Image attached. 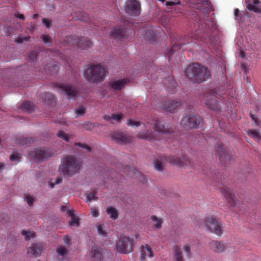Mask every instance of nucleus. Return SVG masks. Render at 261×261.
<instances>
[{"mask_svg":"<svg viewBox=\"0 0 261 261\" xmlns=\"http://www.w3.org/2000/svg\"><path fill=\"white\" fill-rule=\"evenodd\" d=\"M42 39L45 44L49 46L51 45V37L49 35H43L42 36Z\"/></svg>","mask_w":261,"mask_h":261,"instance_id":"obj_45","label":"nucleus"},{"mask_svg":"<svg viewBox=\"0 0 261 261\" xmlns=\"http://www.w3.org/2000/svg\"><path fill=\"white\" fill-rule=\"evenodd\" d=\"M28 154L37 162H43L51 156V153L48 150L39 148L28 151Z\"/></svg>","mask_w":261,"mask_h":261,"instance_id":"obj_8","label":"nucleus"},{"mask_svg":"<svg viewBox=\"0 0 261 261\" xmlns=\"http://www.w3.org/2000/svg\"><path fill=\"white\" fill-rule=\"evenodd\" d=\"M180 102L174 100L165 101L163 106L162 109L167 112L172 113L180 105Z\"/></svg>","mask_w":261,"mask_h":261,"instance_id":"obj_21","label":"nucleus"},{"mask_svg":"<svg viewBox=\"0 0 261 261\" xmlns=\"http://www.w3.org/2000/svg\"><path fill=\"white\" fill-rule=\"evenodd\" d=\"M151 219L152 220V221H154V222H155V223L154 224V225L156 228H158V229L161 228L162 224L163 223L162 219L158 218L155 216H152L151 217Z\"/></svg>","mask_w":261,"mask_h":261,"instance_id":"obj_35","label":"nucleus"},{"mask_svg":"<svg viewBox=\"0 0 261 261\" xmlns=\"http://www.w3.org/2000/svg\"><path fill=\"white\" fill-rule=\"evenodd\" d=\"M133 241L126 237H121L117 242L116 251L119 253L128 254L133 251Z\"/></svg>","mask_w":261,"mask_h":261,"instance_id":"obj_7","label":"nucleus"},{"mask_svg":"<svg viewBox=\"0 0 261 261\" xmlns=\"http://www.w3.org/2000/svg\"><path fill=\"white\" fill-rule=\"evenodd\" d=\"M112 138L118 143L125 144L130 141V139L126 135L118 132L114 133L112 136Z\"/></svg>","mask_w":261,"mask_h":261,"instance_id":"obj_25","label":"nucleus"},{"mask_svg":"<svg viewBox=\"0 0 261 261\" xmlns=\"http://www.w3.org/2000/svg\"><path fill=\"white\" fill-rule=\"evenodd\" d=\"M58 88L63 90L69 99L74 98L79 91L77 87L72 84H60Z\"/></svg>","mask_w":261,"mask_h":261,"instance_id":"obj_15","label":"nucleus"},{"mask_svg":"<svg viewBox=\"0 0 261 261\" xmlns=\"http://www.w3.org/2000/svg\"><path fill=\"white\" fill-rule=\"evenodd\" d=\"M219 172L215 173V175H212V178L214 180L218 182H219Z\"/></svg>","mask_w":261,"mask_h":261,"instance_id":"obj_58","label":"nucleus"},{"mask_svg":"<svg viewBox=\"0 0 261 261\" xmlns=\"http://www.w3.org/2000/svg\"><path fill=\"white\" fill-rule=\"evenodd\" d=\"M154 167L159 171H162L163 170L162 163L159 160L154 161Z\"/></svg>","mask_w":261,"mask_h":261,"instance_id":"obj_42","label":"nucleus"},{"mask_svg":"<svg viewBox=\"0 0 261 261\" xmlns=\"http://www.w3.org/2000/svg\"><path fill=\"white\" fill-rule=\"evenodd\" d=\"M42 20L46 28H50L52 26V22L50 20L47 18H42Z\"/></svg>","mask_w":261,"mask_h":261,"instance_id":"obj_50","label":"nucleus"},{"mask_svg":"<svg viewBox=\"0 0 261 261\" xmlns=\"http://www.w3.org/2000/svg\"><path fill=\"white\" fill-rule=\"evenodd\" d=\"M15 142L19 145L24 146L28 144L33 143L34 139L32 137L27 138L21 136L16 139Z\"/></svg>","mask_w":261,"mask_h":261,"instance_id":"obj_29","label":"nucleus"},{"mask_svg":"<svg viewBox=\"0 0 261 261\" xmlns=\"http://www.w3.org/2000/svg\"><path fill=\"white\" fill-rule=\"evenodd\" d=\"M21 109L24 112L31 113L35 111L33 103L30 101H23L21 105Z\"/></svg>","mask_w":261,"mask_h":261,"instance_id":"obj_30","label":"nucleus"},{"mask_svg":"<svg viewBox=\"0 0 261 261\" xmlns=\"http://www.w3.org/2000/svg\"><path fill=\"white\" fill-rule=\"evenodd\" d=\"M111 118L112 120L118 122L123 119V115L122 114H112V117Z\"/></svg>","mask_w":261,"mask_h":261,"instance_id":"obj_44","label":"nucleus"},{"mask_svg":"<svg viewBox=\"0 0 261 261\" xmlns=\"http://www.w3.org/2000/svg\"><path fill=\"white\" fill-rule=\"evenodd\" d=\"M210 248L215 252H224L226 250L225 244L221 242L212 240L209 243Z\"/></svg>","mask_w":261,"mask_h":261,"instance_id":"obj_19","label":"nucleus"},{"mask_svg":"<svg viewBox=\"0 0 261 261\" xmlns=\"http://www.w3.org/2000/svg\"><path fill=\"white\" fill-rule=\"evenodd\" d=\"M68 214L72 217L74 216V212L73 210H68L67 211Z\"/></svg>","mask_w":261,"mask_h":261,"instance_id":"obj_64","label":"nucleus"},{"mask_svg":"<svg viewBox=\"0 0 261 261\" xmlns=\"http://www.w3.org/2000/svg\"><path fill=\"white\" fill-rule=\"evenodd\" d=\"M177 4H180L179 1L177 2L166 1L165 3V5L167 7L174 6Z\"/></svg>","mask_w":261,"mask_h":261,"instance_id":"obj_53","label":"nucleus"},{"mask_svg":"<svg viewBox=\"0 0 261 261\" xmlns=\"http://www.w3.org/2000/svg\"><path fill=\"white\" fill-rule=\"evenodd\" d=\"M217 95H218V93L216 89H215L211 92L205 100L206 106L211 110L216 112L220 110V105L217 99Z\"/></svg>","mask_w":261,"mask_h":261,"instance_id":"obj_10","label":"nucleus"},{"mask_svg":"<svg viewBox=\"0 0 261 261\" xmlns=\"http://www.w3.org/2000/svg\"><path fill=\"white\" fill-rule=\"evenodd\" d=\"M216 151L219 155V160L222 163L226 164L227 162H230L231 160L232 159L231 155L226 150L223 145L219 142H218L216 145Z\"/></svg>","mask_w":261,"mask_h":261,"instance_id":"obj_12","label":"nucleus"},{"mask_svg":"<svg viewBox=\"0 0 261 261\" xmlns=\"http://www.w3.org/2000/svg\"><path fill=\"white\" fill-rule=\"evenodd\" d=\"M250 116L251 119L254 121L255 126H259L260 124L261 121L257 117L256 115L252 114H250Z\"/></svg>","mask_w":261,"mask_h":261,"instance_id":"obj_43","label":"nucleus"},{"mask_svg":"<svg viewBox=\"0 0 261 261\" xmlns=\"http://www.w3.org/2000/svg\"><path fill=\"white\" fill-rule=\"evenodd\" d=\"M86 108L84 107H81L78 108L76 111L78 115H84L85 113Z\"/></svg>","mask_w":261,"mask_h":261,"instance_id":"obj_51","label":"nucleus"},{"mask_svg":"<svg viewBox=\"0 0 261 261\" xmlns=\"http://www.w3.org/2000/svg\"><path fill=\"white\" fill-rule=\"evenodd\" d=\"M97 231L100 235L106 236L107 232L105 230V226L103 224H99L97 227Z\"/></svg>","mask_w":261,"mask_h":261,"instance_id":"obj_38","label":"nucleus"},{"mask_svg":"<svg viewBox=\"0 0 261 261\" xmlns=\"http://www.w3.org/2000/svg\"><path fill=\"white\" fill-rule=\"evenodd\" d=\"M146 32L143 34L144 38L146 40L152 41L155 40V34L152 28L145 30Z\"/></svg>","mask_w":261,"mask_h":261,"instance_id":"obj_33","label":"nucleus"},{"mask_svg":"<svg viewBox=\"0 0 261 261\" xmlns=\"http://www.w3.org/2000/svg\"><path fill=\"white\" fill-rule=\"evenodd\" d=\"M71 225H76L77 226L79 224V220L78 219H73L71 222L70 223Z\"/></svg>","mask_w":261,"mask_h":261,"instance_id":"obj_59","label":"nucleus"},{"mask_svg":"<svg viewBox=\"0 0 261 261\" xmlns=\"http://www.w3.org/2000/svg\"><path fill=\"white\" fill-rule=\"evenodd\" d=\"M30 37H18L16 40V42L18 43H22L24 40L25 41H29Z\"/></svg>","mask_w":261,"mask_h":261,"instance_id":"obj_55","label":"nucleus"},{"mask_svg":"<svg viewBox=\"0 0 261 261\" xmlns=\"http://www.w3.org/2000/svg\"><path fill=\"white\" fill-rule=\"evenodd\" d=\"M21 234L25 237V239L29 240L31 238L35 236V233L27 230H22L21 232Z\"/></svg>","mask_w":261,"mask_h":261,"instance_id":"obj_39","label":"nucleus"},{"mask_svg":"<svg viewBox=\"0 0 261 261\" xmlns=\"http://www.w3.org/2000/svg\"><path fill=\"white\" fill-rule=\"evenodd\" d=\"M25 198L27 199V203L29 206L33 205L34 200L32 196L27 195L26 196Z\"/></svg>","mask_w":261,"mask_h":261,"instance_id":"obj_52","label":"nucleus"},{"mask_svg":"<svg viewBox=\"0 0 261 261\" xmlns=\"http://www.w3.org/2000/svg\"><path fill=\"white\" fill-rule=\"evenodd\" d=\"M57 136L66 142H69L70 139V136L63 130H59L57 133Z\"/></svg>","mask_w":261,"mask_h":261,"instance_id":"obj_36","label":"nucleus"},{"mask_svg":"<svg viewBox=\"0 0 261 261\" xmlns=\"http://www.w3.org/2000/svg\"><path fill=\"white\" fill-rule=\"evenodd\" d=\"M64 242L65 244H66L68 246H69L71 245V239L68 236H65L63 239Z\"/></svg>","mask_w":261,"mask_h":261,"instance_id":"obj_56","label":"nucleus"},{"mask_svg":"<svg viewBox=\"0 0 261 261\" xmlns=\"http://www.w3.org/2000/svg\"><path fill=\"white\" fill-rule=\"evenodd\" d=\"M15 17L18 18L20 19L24 20V16L22 14H19L18 12H17L14 14Z\"/></svg>","mask_w":261,"mask_h":261,"instance_id":"obj_60","label":"nucleus"},{"mask_svg":"<svg viewBox=\"0 0 261 261\" xmlns=\"http://www.w3.org/2000/svg\"><path fill=\"white\" fill-rule=\"evenodd\" d=\"M204 222L206 227L210 231L219 236L222 235L223 230L222 229L221 226L215 218L207 217L204 219Z\"/></svg>","mask_w":261,"mask_h":261,"instance_id":"obj_11","label":"nucleus"},{"mask_svg":"<svg viewBox=\"0 0 261 261\" xmlns=\"http://www.w3.org/2000/svg\"><path fill=\"white\" fill-rule=\"evenodd\" d=\"M57 252L59 257L60 255H61L62 256V257H63L67 254L68 251L65 247L63 246H60L57 248Z\"/></svg>","mask_w":261,"mask_h":261,"instance_id":"obj_37","label":"nucleus"},{"mask_svg":"<svg viewBox=\"0 0 261 261\" xmlns=\"http://www.w3.org/2000/svg\"><path fill=\"white\" fill-rule=\"evenodd\" d=\"M140 4L136 0H126L124 4L125 12L130 16H138L140 13Z\"/></svg>","mask_w":261,"mask_h":261,"instance_id":"obj_9","label":"nucleus"},{"mask_svg":"<svg viewBox=\"0 0 261 261\" xmlns=\"http://www.w3.org/2000/svg\"><path fill=\"white\" fill-rule=\"evenodd\" d=\"M106 212L110 217L113 220H116L118 217V213L116 208L113 206H108L106 208Z\"/></svg>","mask_w":261,"mask_h":261,"instance_id":"obj_32","label":"nucleus"},{"mask_svg":"<svg viewBox=\"0 0 261 261\" xmlns=\"http://www.w3.org/2000/svg\"><path fill=\"white\" fill-rule=\"evenodd\" d=\"M128 81L129 80L127 79H123L117 81H111L109 83L108 88L111 91L121 90Z\"/></svg>","mask_w":261,"mask_h":261,"instance_id":"obj_18","label":"nucleus"},{"mask_svg":"<svg viewBox=\"0 0 261 261\" xmlns=\"http://www.w3.org/2000/svg\"><path fill=\"white\" fill-rule=\"evenodd\" d=\"M77 146L80 147L85 148L89 152L91 151L90 147L88 145H87L86 144H81V143H79L77 144Z\"/></svg>","mask_w":261,"mask_h":261,"instance_id":"obj_57","label":"nucleus"},{"mask_svg":"<svg viewBox=\"0 0 261 261\" xmlns=\"http://www.w3.org/2000/svg\"><path fill=\"white\" fill-rule=\"evenodd\" d=\"M37 57V53L36 51L33 50L31 51L28 57L29 58V61L31 62H34L36 59Z\"/></svg>","mask_w":261,"mask_h":261,"instance_id":"obj_40","label":"nucleus"},{"mask_svg":"<svg viewBox=\"0 0 261 261\" xmlns=\"http://www.w3.org/2000/svg\"><path fill=\"white\" fill-rule=\"evenodd\" d=\"M185 74L191 82L196 83H202L211 77L207 68L197 63L190 64L185 70Z\"/></svg>","mask_w":261,"mask_h":261,"instance_id":"obj_2","label":"nucleus"},{"mask_svg":"<svg viewBox=\"0 0 261 261\" xmlns=\"http://www.w3.org/2000/svg\"><path fill=\"white\" fill-rule=\"evenodd\" d=\"M248 10L256 13H261V0H245Z\"/></svg>","mask_w":261,"mask_h":261,"instance_id":"obj_17","label":"nucleus"},{"mask_svg":"<svg viewBox=\"0 0 261 261\" xmlns=\"http://www.w3.org/2000/svg\"><path fill=\"white\" fill-rule=\"evenodd\" d=\"M227 180L223 177V179L220 178V185L221 187H220V191L225 198L229 202L234 201V195L231 192L230 188L228 187V183Z\"/></svg>","mask_w":261,"mask_h":261,"instance_id":"obj_14","label":"nucleus"},{"mask_svg":"<svg viewBox=\"0 0 261 261\" xmlns=\"http://www.w3.org/2000/svg\"><path fill=\"white\" fill-rule=\"evenodd\" d=\"M20 158V154L13 153L10 155V159L11 161L19 162Z\"/></svg>","mask_w":261,"mask_h":261,"instance_id":"obj_46","label":"nucleus"},{"mask_svg":"<svg viewBox=\"0 0 261 261\" xmlns=\"http://www.w3.org/2000/svg\"><path fill=\"white\" fill-rule=\"evenodd\" d=\"M84 76L88 81L94 83H100L106 75V69L99 64H91L84 72Z\"/></svg>","mask_w":261,"mask_h":261,"instance_id":"obj_3","label":"nucleus"},{"mask_svg":"<svg viewBox=\"0 0 261 261\" xmlns=\"http://www.w3.org/2000/svg\"><path fill=\"white\" fill-rule=\"evenodd\" d=\"M153 129L156 132L161 134H170L171 130L168 128H166L161 121H157L155 122L153 125Z\"/></svg>","mask_w":261,"mask_h":261,"instance_id":"obj_26","label":"nucleus"},{"mask_svg":"<svg viewBox=\"0 0 261 261\" xmlns=\"http://www.w3.org/2000/svg\"><path fill=\"white\" fill-rule=\"evenodd\" d=\"M127 125L128 126H136V127H138L139 126H140L141 125V123L138 122V121H134V120H132L131 119H128L127 120Z\"/></svg>","mask_w":261,"mask_h":261,"instance_id":"obj_47","label":"nucleus"},{"mask_svg":"<svg viewBox=\"0 0 261 261\" xmlns=\"http://www.w3.org/2000/svg\"><path fill=\"white\" fill-rule=\"evenodd\" d=\"M83 126L85 128V129L87 130H91L93 128L94 125L90 122H87L83 124Z\"/></svg>","mask_w":261,"mask_h":261,"instance_id":"obj_48","label":"nucleus"},{"mask_svg":"<svg viewBox=\"0 0 261 261\" xmlns=\"http://www.w3.org/2000/svg\"><path fill=\"white\" fill-rule=\"evenodd\" d=\"M164 159L171 164L176 165L180 167H183L185 166L192 165L191 161L186 156H182V158H179L174 155L165 156Z\"/></svg>","mask_w":261,"mask_h":261,"instance_id":"obj_13","label":"nucleus"},{"mask_svg":"<svg viewBox=\"0 0 261 261\" xmlns=\"http://www.w3.org/2000/svg\"><path fill=\"white\" fill-rule=\"evenodd\" d=\"M66 41L69 45H76L77 47L81 50L90 48L92 46V42L86 37L76 38L75 36H71L66 37Z\"/></svg>","mask_w":261,"mask_h":261,"instance_id":"obj_6","label":"nucleus"},{"mask_svg":"<svg viewBox=\"0 0 261 261\" xmlns=\"http://www.w3.org/2000/svg\"><path fill=\"white\" fill-rule=\"evenodd\" d=\"M182 46V44L179 43H176L175 44L173 45V46L170 49L168 50L167 56L168 57V60L169 62H171L172 58L174 55H178L177 51L179 49H180Z\"/></svg>","mask_w":261,"mask_h":261,"instance_id":"obj_27","label":"nucleus"},{"mask_svg":"<svg viewBox=\"0 0 261 261\" xmlns=\"http://www.w3.org/2000/svg\"><path fill=\"white\" fill-rule=\"evenodd\" d=\"M81 164L74 156L71 155L64 158L59 169L64 175L72 176L80 169Z\"/></svg>","mask_w":261,"mask_h":261,"instance_id":"obj_4","label":"nucleus"},{"mask_svg":"<svg viewBox=\"0 0 261 261\" xmlns=\"http://www.w3.org/2000/svg\"><path fill=\"white\" fill-rule=\"evenodd\" d=\"M130 33V30L124 27L115 28L111 31V36L117 39L127 38Z\"/></svg>","mask_w":261,"mask_h":261,"instance_id":"obj_16","label":"nucleus"},{"mask_svg":"<svg viewBox=\"0 0 261 261\" xmlns=\"http://www.w3.org/2000/svg\"><path fill=\"white\" fill-rule=\"evenodd\" d=\"M81 20H83V21L88 22L89 20V18L88 17V16L85 15V16H84L82 17V18H81Z\"/></svg>","mask_w":261,"mask_h":261,"instance_id":"obj_63","label":"nucleus"},{"mask_svg":"<svg viewBox=\"0 0 261 261\" xmlns=\"http://www.w3.org/2000/svg\"><path fill=\"white\" fill-rule=\"evenodd\" d=\"M183 249L185 252L187 253V256L188 257H190L191 252V247L189 245H185L183 246Z\"/></svg>","mask_w":261,"mask_h":261,"instance_id":"obj_49","label":"nucleus"},{"mask_svg":"<svg viewBox=\"0 0 261 261\" xmlns=\"http://www.w3.org/2000/svg\"><path fill=\"white\" fill-rule=\"evenodd\" d=\"M247 133L250 137L254 139L255 141L257 142L261 141V134L259 130L249 129Z\"/></svg>","mask_w":261,"mask_h":261,"instance_id":"obj_31","label":"nucleus"},{"mask_svg":"<svg viewBox=\"0 0 261 261\" xmlns=\"http://www.w3.org/2000/svg\"><path fill=\"white\" fill-rule=\"evenodd\" d=\"M42 250L41 244H33L28 248V252L30 255L36 257L41 255Z\"/></svg>","mask_w":261,"mask_h":261,"instance_id":"obj_22","label":"nucleus"},{"mask_svg":"<svg viewBox=\"0 0 261 261\" xmlns=\"http://www.w3.org/2000/svg\"><path fill=\"white\" fill-rule=\"evenodd\" d=\"M91 213L93 217H97L99 215V211L95 208H91Z\"/></svg>","mask_w":261,"mask_h":261,"instance_id":"obj_54","label":"nucleus"},{"mask_svg":"<svg viewBox=\"0 0 261 261\" xmlns=\"http://www.w3.org/2000/svg\"><path fill=\"white\" fill-rule=\"evenodd\" d=\"M152 256L153 252L149 245H145L141 247L140 259L141 261H146L147 257H152Z\"/></svg>","mask_w":261,"mask_h":261,"instance_id":"obj_23","label":"nucleus"},{"mask_svg":"<svg viewBox=\"0 0 261 261\" xmlns=\"http://www.w3.org/2000/svg\"><path fill=\"white\" fill-rule=\"evenodd\" d=\"M137 137L139 138L148 141H153L156 139V137L155 136V134L151 132H149V130L138 134Z\"/></svg>","mask_w":261,"mask_h":261,"instance_id":"obj_28","label":"nucleus"},{"mask_svg":"<svg viewBox=\"0 0 261 261\" xmlns=\"http://www.w3.org/2000/svg\"><path fill=\"white\" fill-rule=\"evenodd\" d=\"M180 124L187 129L197 128L202 126L203 121L198 115L186 114L183 116Z\"/></svg>","mask_w":261,"mask_h":261,"instance_id":"obj_5","label":"nucleus"},{"mask_svg":"<svg viewBox=\"0 0 261 261\" xmlns=\"http://www.w3.org/2000/svg\"><path fill=\"white\" fill-rule=\"evenodd\" d=\"M196 9L201 10L203 20L198 23V29L195 31L197 39H205L210 41L214 34L216 26L213 17H209L208 14L212 11L210 3L207 0H192Z\"/></svg>","mask_w":261,"mask_h":261,"instance_id":"obj_1","label":"nucleus"},{"mask_svg":"<svg viewBox=\"0 0 261 261\" xmlns=\"http://www.w3.org/2000/svg\"><path fill=\"white\" fill-rule=\"evenodd\" d=\"M174 259L175 261H184L182 253L178 247L175 248Z\"/></svg>","mask_w":261,"mask_h":261,"instance_id":"obj_34","label":"nucleus"},{"mask_svg":"<svg viewBox=\"0 0 261 261\" xmlns=\"http://www.w3.org/2000/svg\"><path fill=\"white\" fill-rule=\"evenodd\" d=\"M40 97L42 102L48 106H53L55 102V96L48 93H41L40 94Z\"/></svg>","mask_w":261,"mask_h":261,"instance_id":"obj_24","label":"nucleus"},{"mask_svg":"<svg viewBox=\"0 0 261 261\" xmlns=\"http://www.w3.org/2000/svg\"><path fill=\"white\" fill-rule=\"evenodd\" d=\"M96 194H97L96 192L94 191L93 192H91L87 195L86 198L89 201L96 200L97 199V197L96 196Z\"/></svg>","mask_w":261,"mask_h":261,"instance_id":"obj_41","label":"nucleus"},{"mask_svg":"<svg viewBox=\"0 0 261 261\" xmlns=\"http://www.w3.org/2000/svg\"><path fill=\"white\" fill-rule=\"evenodd\" d=\"M234 15L236 17H240V10L238 9H236L234 11Z\"/></svg>","mask_w":261,"mask_h":261,"instance_id":"obj_62","label":"nucleus"},{"mask_svg":"<svg viewBox=\"0 0 261 261\" xmlns=\"http://www.w3.org/2000/svg\"><path fill=\"white\" fill-rule=\"evenodd\" d=\"M111 117H112V114L111 116L106 115L103 116V118L105 120L110 121L111 120H112Z\"/></svg>","mask_w":261,"mask_h":261,"instance_id":"obj_61","label":"nucleus"},{"mask_svg":"<svg viewBox=\"0 0 261 261\" xmlns=\"http://www.w3.org/2000/svg\"><path fill=\"white\" fill-rule=\"evenodd\" d=\"M91 252L93 261H102L103 255L101 253V249L97 245L92 246Z\"/></svg>","mask_w":261,"mask_h":261,"instance_id":"obj_20","label":"nucleus"}]
</instances>
